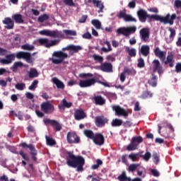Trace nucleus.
I'll use <instances>...</instances> for the list:
<instances>
[{
  "label": "nucleus",
  "instance_id": "nucleus-1",
  "mask_svg": "<svg viewBox=\"0 0 181 181\" xmlns=\"http://www.w3.org/2000/svg\"><path fill=\"white\" fill-rule=\"evenodd\" d=\"M137 16H139V19L140 22L145 23L148 22L151 23L152 22V19H154V21H159L161 22V23H164V25H166L169 23V25H173L175 23V19H176L177 16L175 13L172 14L170 16V14L168 13L166 15V16H160L159 15H151L148 14V12L144 9H140L137 11Z\"/></svg>",
  "mask_w": 181,
  "mask_h": 181
},
{
  "label": "nucleus",
  "instance_id": "nucleus-2",
  "mask_svg": "<svg viewBox=\"0 0 181 181\" xmlns=\"http://www.w3.org/2000/svg\"><path fill=\"white\" fill-rule=\"evenodd\" d=\"M66 158V165L69 168H76V172H83L84 165H86V160L81 156H75L71 152H67Z\"/></svg>",
  "mask_w": 181,
  "mask_h": 181
},
{
  "label": "nucleus",
  "instance_id": "nucleus-3",
  "mask_svg": "<svg viewBox=\"0 0 181 181\" xmlns=\"http://www.w3.org/2000/svg\"><path fill=\"white\" fill-rule=\"evenodd\" d=\"M153 52L155 56L160 59L164 66H167V67H170V69L175 67V54L172 52H168L167 57L166 52L160 50L159 47H156Z\"/></svg>",
  "mask_w": 181,
  "mask_h": 181
},
{
  "label": "nucleus",
  "instance_id": "nucleus-4",
  "mask_svg": "<svg viewBox=\"0 0 181 181\" xmlns=\"http://www.w3.org/2000/svg\"><path fill=\"white\" fill-rule=\"evenodd\" d=\"M67 57H69V54H67V53H64L63 51H54L49 60H51L53 64H62Z\"/></svg>",
  "mask_w": 181,
  "mask_h": 181
},
{
  "label": "nucleus",
  "instance_id": "nucleus-5",
  "mask_svg": "<svg viewBox=\"0 0 181 181\" xmlns=\"http://www.w3.org/2000/svg\"><path fill=\"white\" fill-rule=\"evenodd\" d=\"M136 32V26H130V27H122L117 30V33L118 35H122L126 37H129L132 33Z\"/></svg>",
  "mask_w": 181,
  "mask_h": 181
},
{
  "label": "nucleus",
  "instance_id": "nucleus-6",
  "mask_svg": "<svg viewBox=\"0 0 181 181\" xmlns=\"http://www.w3.org/2000/svg\"><path fill=\"white\" fill-rule=\"evenodd\" d=\"M20 146L22 148H28L30 150V154L31 155V159L33 162H37V150L33 144H27L26 143H21Z\"/></svg>",
  "mask_w": 181,
  "mask_h": 181
},
{
  "label": "nucleus",
  "instance_id": "nucleus-7",
  "mask_svg": "<svg viewBox=\"0 0 181 181\" xmlns=\"http://www.w3.org/2000/svg\"><path fill=\"white\" fill-rule=\"evenodd\" d=\"M142 142H144L142 136H139L133 137L131 143L127 146V149L128 151H135V149H137L139 144H142Z\"/></svg>",
  "mask_w": 181,
  "mask_h": 181
},
{
  "label": "nucleus",
  "instance_id": "nucleus-8",
  "mask_svg": "<svg viewBox=\"0 0 181 181\" xmlns=\"http://www.w3.org/2000/svg\"><path fill=\"white\" fill-rule=\"evenodd\" d=\"M43 122L45 125H51V127H52L57 132H59L62 129V124L59 123V122H57V120L45 118L44 119Z\"/></svg>",
  "mask_w": 181,
  "mask_h": 181
},
{
  "label": "nucleus",
  "instance_id": "nucleus-9",
  "mask_svg": "<svg viewBox=\"0 0 181 181\" xmlns=\"http://www.w3.org/2000/svg\"><path fill=\"white\" fill-rule=\"evenodd\" d=\"M38 43L40 45V46H44L45 47L49 49V47H52V46H56V45L59 43V40H49L47 38H40L38 39Z\"/></svg>",
  "mask_w": 181,
  "mask_h": 181
},
{
  "label": "nucleus",
  "instance_id": "nucleus-10",
  "mask_svg": "<svg viewBox=\"0 0 181 181\" xmlns=\"http://www.w3.org/2000/svg\"><path fill=\"white\" fill-rule=\"evenodd\" d=\"M16 57L18 59H24L27 62V63H33V58H32V55L30 52H26L23 51L18 52L16 54Z\"/></svg>",
  "mask_w": 181,
  "mask_h": 181
},
{
  "label": "nucleus",
  "instance_id": "nucleus-11",
  "mask_svg": "<svg viewBox=\"0 0 181 181\" xmlns=\"http://www.w3.org/2000/svg\"><path fill=\"white\" fill-rule=\"evenodd\" d=\"M40 107L45 114H53V112H54V105L51 104L50 101L42 103Z\"/></svg>",
  "mask_w": 181,
  "mask_h": 181
},
{
  "label": "nucleus",
  "instance_id": "nucleus-12",
  "mask_svg": "<svg viewBox=\"0 0 181 181\" xmlns=\"http://www.w3.org/2000/svg\"><path fill=\"white\" fill-rule=\"evenodd\" d=\"M66 141L68 144H80V138L74 132L67 133Z\"/></svg>",
  "mask_w": 181,
  "mask_h": 181
},
{
  "label": "nucleus",
  "instance_id": "nucleus-13",
  "mask_svg": "<svg viewBox=\"0 0 181 181\" xmlns=\"http://www.w3.org/2000/svg\"><path fill=\"white\" fill-rule=\"evenodd\" d=\"M153 64V72L156 73L158 72V74L160 76L161 74H163V71H165V69H163V66L160 64V62L158 59H154L152 62Z\"/></svg>",
  "mask_w": 181,
  "mask_h": 181
},
{
  "label": "nucleus",
  "instance_id": "nucleus-14",
  "mask_svg": "<svg viewBox=\"0 0 181 181\" xmlns=\"http://www.w3.org/2000/svg\"><path fill=\"white\" fill-rule=\"evenodd\" d=\"M139 33L141 42L148 43L149 42V28H144L139 31Z\"/></svg>",
  "mask_w": 181,
  "mask_h": 181
},
{
  "label": "nucleus",
  "instance_id": "nucleus-15",
  "mask_svg": "<svg viewBox=\"0 0 181 181\" xmlns=\"http://www.w3.org/2000/svg\"><path fill=\"white\" fill-rule=\"evenodd\" d=\"M97 81H95V78H90L86 80H81L79 82V86L81 87V88H86L87 87H91V86H94Z\"/></svg>",
  "mask_w": 181,
  "mask_h": 181
},
{
  "label": "nucleus",
  "instance_id": "nucleus-16",
  "mask_svg": "<svg viewBox=\"0 0 181 181\" xmlns=\"http://www.w3.org/2000/svg\"><path fill=\"white\" fill-rule=\"evenodd\" d=\"M107 122H108V119H107L103 115L97 116L95 118V123L96 127H98V128H101L102 127H104Z\"/></svg>",
  "mask_w": 181,
  "mask_h": 181
},
{
  "label": "nucleus",
  "instance_id": "nucleus-17",
  "mask_svg": "<svg viewBox=\"0 0 181 181\" xmlns=\"http://www.w3.org/2000/svg\"><path fill=\"white\" fill-rule=\"evenodd\" d=\"M92 141H93L95 145H99V146H101V145H104V136H103V134H101L100 133H96L95 134V136H93Z\"/></svg>",
  "mask_w": 181,
  "mask_h": 181
},
{
  "label": "nucleus",
  "instance_id": "nucleus-18",
  "mask_svg": "<svg viewBox=\"0 0 181 181\" xmlns=\"http://www.w3.org/2000/svg\"><path fill=\"white\" fill-rule=\"evenodd\" d=\"M119 181H142V179L140 177H136L131 179V177L127 176V173L123 171L121 175L117 177Z\"/></svg>",
  "mask_w": 181,
  "mask_h": 181
},
{
  "label": "nucleus",
  "instance_id": "nucleus-19",
  "mask_svg": "<svg viewBox=\"0 0 181 181\" xmlns=\"http://www.w3.org/2000/svg\"><path fill=\"white\" fill-rule=\"evenodd\" d=\"M87 117V115L82 109H77L74 112V118L76 121H81V119H84Z\"/></svg>",
  "mask_w": 181,
  "mask_h": 181
},
{
  "label": "nucleus",
  "instance_id": "nucleus-20",
  "mask_svg": "<svg viewBox=\"0 0 181 181\" xmlns=\"http://www.w3.org/2000/svg\"><path fill=\"white\" fill-rule=\"evenodd\" d=\"M2 23H4V25H6L4 26V28L6 29H13L14 26H15V23L13 22V20H12V18H9V17H6L5 18L3 21Z\"/></svg>",
  "mask_w": 181,
  "mask_h": 181
},
{
  "label": "nucleus",
  "instance_id": "nucleus-21",
  "mask_svg": "<svg viewBox=\"0 0 181 181\" xmlns=\"http://www.w3.org/2000/svg\"><path fill=\"white\" fill-rule=\"evenodd\" d=\"M114 110L115 111V115H118V117H120V115L124 117V118H127L128 117V112H127L125 109L119 106H114Z\"/></svg>",
  "mask_w": 181,
  "mask_h": 181
},
{
  "label": "nucleus",
  "instance_id": "nucleus-22",
  "mask_svg": "<svg viewBox=\"0 0 181 181\" xmlns=\"http://www.w3.org/2000/svg\"><path fill=\"white\" fill-rule=\"evenodd\" d=\"M71 107H73V103L67 102L66 98L63 99L61 103L58 105L59 110H62V111H64L66 108H71Z\"/></svg>",
  "mask_w": 181,
  "mask_h": 181
},
{
  "label": "nucleus",
  "instance_id": "nucleus-23",
  "mask_svg": "<svg viewBox=\"0 0 181 181\" xmlns=\"http://www.w3.org/2000/svg\"><path fill=\"white\" fill-rule=\"evenodd\" d=\"M100 69L105 73H111L112 71V64L108 62H103L100 64Z\"/></svg>",
  "mask_w": 181,
  "mask_h": 181
},
{
  "label": "nucleus",
  "instance_id": "nucleus-24",
  "mask_svg": "<svg viewBox=\"0 0 181 181\" xmlns=\"http://www.w3.org/2000/svg\"><path fill=\"white\" fill-rule=\"evenodd\" d=\"M83 47L80 45H68L66 47L62 48V52H66V50H72L74 53H78L79 50H82Z\"/></svg>",
  "mask_w": 181,
  "mask_h": 181
},
{
  "label": "nucleus",
  "instance_id": "nucleus-25",
  "mask_svg": "<svg viewBox=\"0 0 181 181\" xmlns=\"http://www.w3.org/2000/svg\"><path fill=\"white\" fill-rule=\"evenodd\" d=\"M93 4L94 6L99 8V10L98 11V13L104 12V4H103V1L100 0H93Z\"/></svg>",
  "mask_w": 181,
  "mask_h": 181
},
{
  "label": "nucleus",
  "instance_id": "nucleus-26",
  "mask_svg": "<svg viewBox=\"0 0 181 181\" xmlns=\"http://www.w3.org/2000/svg\"><path fill=\"white\" fill-rule=\"evenodd\" d=\"M125 52L128 53V59H129V60H131V57H136V49L135 48H129V47H126Z\"/></svg>",
  "mask_w": 181,
  "mask_h": 181
},
{
  "label": "nucleus",
  "instance_id": "nucleus-27",
  "mask_svg": "<svg viewBox=\"0 0 181 181\" xmlns=\"http://www.w3.org/2000/svg\"><path fill=\"white\" fill-rule=\"evenodd\" d=\"M93 100L96 105H104V104H105V99H104L101 95H96L93 97Z\"/></svg>",
  "mask_w": 181,
  "mask_h": 181
},
{
  "label": "nucleus",
  "instance_id": "nucleus-28",
  "mask_svg": "<svg viewBox=\"0 0 181 181\" xmlns=\"http://www.w3.org/2000/svg\"><path fill=\"white\" fill-rule=\"evenodd\" d=\"M150 50H151V48L149 47V45H142L139 52L143 56L146 57L147 56L149 55Z\"/></svg>",
  "mask_w": 181,
  "mask_h": 181
},
{
  "label": "nucleus",
  "instance_id": "nucleus-29",
  "mask_svg": "<svg viewBox=\"0 0 181 181\" xmlns=\"http://www.w3.org/2000/svg\"><path fill=\"white\" fill-rule=\"evenodd\" d=\"M151 76L152 77L151 79H148V83L149 86H151V87H156V86H158V76L154 74H152Z\"/></svg>",
  "mask_w": 181,
  "mask_h": 181
},
{
  "label": "nucleus",
  "instance_id": "nucleus-30",
  "mask_svg": "<svg viewBox=\"0 0 181 181\" xmlns=\"http://www.w3.org/2000/svg\"><path fill=\"white\" fill-rule=\"evenodd\" d=\"M28 76L29 78H35L36 77L39 76V72L35 68H31L28 72Z\"/></svg>",
  "mask_w": 181,
  "mask_h": 181
},
{
  "label": "nucleus",
  "instance_id": "nucleus-31",
  "mask_svg": "<svg viewBox=\"0 0 181 181\" xmlns=\"http://www.w3.org/2000/svg\"><path fill=\"white\" fill-rule=\"evenodd\" d=\"M52 81L57 88H64V83L62 82V81L59 80L57 78H52Z\"/></svg>",
  "mask_w": 181,
  "mask_h": 181
},
{
  "label": "nucleus",
  "instance_id": "nucleus-32",
  "mask_svg": "<svg viewBox=\"0 0 181 181\" xmlns=\"http://www.w3.org/2000/svg\"><path fill=\"white\" fill-rule=\"evenodd\" d=\"M83 134L86 138H88V139H94L95 134L92 130L90 129H85L83 131Z\"/></svg>",
  "mask_w": 181,
  "mask_h": 181
},
{
  "label": "nucleus",
  "instance_id": "nucleus-33",
  "mask_svg": "<svg viewBox=\"0 0 181 181\" xmlns=\"http://www.w3.org/2000/svg\"><path fill=\"white\" fill-rule=\"evenodd\" d=\"M12 18L15 21L16 23H23L25 22L21 14H14Z\"/></svg>",
  "mask_w": 181,
  "mask_h": 181
},
{
  "label": "nucleus",
  "instance_id": "nucleus-34",
  "mask_svg": "<svg viewBox=\"0 0 181 181\" xmlns=\"http://www.w3.org/2000/svg\"><path fill=\"white\" fill-rule=\"evenodd\" d=\"M103 44L107 46V48H105V47L101 48V51L103 52V53H108V52H111L112 50V48L111 47V43H110V42L105 41Z\"/></svg>",
  "mask_w": 181,
  "mask_h": 181
},
{
  "label": "nucleus",
  "instance_id": "nucleus-35",
  "mask_svg": "<svg viewBox=\"0 0 181 181\" xmlns=\"http://www.w3.org/2000/svg\"><path fill=\"white\" fill-rule=\"evenodd\" d=\"M48 36H50L51 37H62L63 35L59 30H49Z\"/></svg>",
  "mask_w": 181,
  "mask_h": 181
},
{
  "label": "nucleus",
  "instance_id": "nucleus-36",
  "mask_svg": "<svg viewBox=\"0 0 181 181\" xmlns=\"http://www.w3.org/2000/svg\"><path fill=\"white\" fill-rule=\"evenodd\" d=\"M45 139H46L47 145H48V146H53L56 145V140L53 139V138L48 136H45Z\"/></svg>",
  "mask_w": 181,
  "mask_h": 181
},
{
  "label": "nucleus",
  "instance_id": "nucleus-37",
  "mask_svg": "<svg viewBox=\"0 0 181 181\" xmlns=\"http://www.w3.org/2000/svg\"><path fill=\"white\" fill-rule=\"evenodd\" d=\"M123 72L127 76H135L136 74V71L134 69L124 68Z\"/></svg>",
  "mask_w": 181,
  "mask_h": 181
},
{
  "label": "nucleus",
  "instance_id": "nucleus-38",
  "mask_svg": "<svg viewBox=\"0 0 181 181\" xmlns=\"http://www.w3.org/2000/svg\"><path fill=\"white\" fill-rule=\"evenodd\" d=\"M18 67H23V62H16L11 67V69L13 71H16L18 70Z\"/></svg>",
  "mask_w": 181,
  "mask_h": 181
},
{
  "label": "nucleus",
  "instance_id": "nucleus-39",
  "mask_svg": "<svg viewBox=\"0 0 181 181\" xmlns=\"http://www.w3.org/2000/svg\"><path fill=\"white\" fill-rule=\"evenodd\" d=\"M21 49L23 50H28L29 52L35 50V45H30L29 44H25L21 45Z\"/></svg>",
  "mask_w": 181,
  "mask_h": 181
},
{
  "label": "nucleus",
  "instance_id": "nucleus-40",
  "mask_svg": "<svg viewBox=\"0 0 181 181\" xmlns=\"http://www.w3.org/2000/svg\"><path fill=\"white\" fill-rule=\"evenodd\" d=\"M141 158H142V159H144V160H145L146 162H148L149 161V159L152 158V154L151 153V152L147 151L145 153V154H144V156H141Z\"/></svg>",
  "mask_w": 181,
  "mask_h": 181
},
{
  "label": "nucleus",
  "instance_id": "nucleus-41",
  "mask_svg": "<svg viewBox=\"0 0 181 181\" xmlns=\"http://www.w3.org/2000/svg\"><path fill=\"white\" fill-rule=\"evenodd\" d=\"M152 97L153 94L150 91H144L141 95L143 100H146V98H152Z\"/></svg>",
  "mask_w": 181,
  "mask_h": 181
},
{
  "label": "nucleus",
  "instance_id": "nucleus-42",
  "mask_svg": "<svg viewBox=\"0 0 181 181\" xmlns=\"http://www.w3.org/2000/svg\"><path fill=\"white\" fill-rule=\"evenodd\" d=\"M168 30L170 33L169 37L170 40H173L175 39V37L176 36V30H175V28H170Z\"/></svg>",
  "mask_w": 181,
  "mask_h": 181
},
{
  "label": "nucleus",
  "instance_id": "nucleus-43",
  "mask_svg": "<svg viewBox=\"0 0 181 181\" xmlns=\"http://www.w3.org/2000/svg\"><path fill=\"white\" fill-rule=\"evenodd\" d=\"M25 87H26L25 83H17L15 85V88L19 91H23V90H25Z\"/></svg>",
  "mask_w": 181,
  "mask_h": 181
},
{
  "label": "nucleus",
  "instance_id": "nucleus-44",
  "mask_svg": "<svg viewBox=\"0 0 181 181\" xmlns=\"http://www.w3.org/2000/svg\"><path fill=\"white\" fill-rule=\"evenodd\" d=\"M124 21L125 22H136V20L129 14H126Z\"/></svg>",
  "mask_w": 181,
  "mask_h": 181
},
{
  "label": "nucleus",
  "instance_id": "nucleus-45",
  "mask_svg": "<svg viewBox=\"0 0 181 181\" xmlns=\"http://www.w3.org/2000/svg\"><path fill=\"white\" fill-rule=\"evenodd\" d=\"M93 60L95 62H98L99 63H103L104 58L102 56L98 55V54H93L92 56Z\"/></svg>",
  "mask_w": 181,
  "mask_h": 181
},
{
  "label": "nucleus",
  "instance_id": "nucleus-46",
  "mask_svg": "<svg viewBox=\"0 0 181 181\" xmlns=\"http://www.w3.org/2000/svg\"><path fill=\"white\" fill-rule=\"evenodd\" d=\"M64 33L67 36H76L77 35L76 31L71 30H64Z\"/></svg>",
  "mask_w": 181,
  "mask_h": 181
},
{
  "label": "nucleus",
  "instance_id": "nucleus-47",
  "mask_svg": "<svg viewBox=\"0 0 181 181\" xmlns=\"http://www.w3.org/2000/svg\"><path fill=\"white\" fill-rule=\"evenodd\" d=\"M91 23L97 29H101V23L98 20H92Z\"/></svg>",
  "mask_w": 181,
  "mask_h": 181
},
{
  "label": "nucleus",
  "instance_id": "nucleus-48",
  "mask_svg": "<svg viewBox=\"0 0 181 181\" xmlns=\"http://www.w3.org/2000/svg\"><path fill=\"white\" fill-rule=\"evenodd\" d=\"M49 19V16L47 14H43L38 18V22L43 23L45 21H47Z\"/></svg>",
  "mask_w": 181,
  "mask_h": 181
},
{
  "label": "nucleus",
  "instance_id": "nucleus-49",
  "mask_svg": "<svg viewBox=\"0 0 181 181\" xmlns=\"http://www.w3.org/2000/svg\"><path fill=\"white\" fill-rule=\"evenodd\" d=\"M137 67L139 69H144V67H145V61L143 59V58H139L138 59Z\"/></svg>",
  "mask_w": 181,
  "mask_h": 181
},
{
  "label": "nucleus",
  "instance_id": "nucleus-50",
  "mask_svg": "<svg viewBox=\"0 0 181 181\" xmlns=\"http://www.w3.org/2000/svg\"><path fill=\"white\" fill-rule=\"evenodd\" d=\"M129 159H131L133 162H136L139 159V154L138 153H131L129 155Z\"/></svg>",
  "mask_w": 181,
  "mask_h": 181
},
{
  "label": "nucleus",
  "instance_id": "nucleus-51",
  "mask_svg": "<svg viewBox=\"0 0 181 181\" xmlns=\"http://www.w3.org/2000/svg\"><path fill=\"white\" fill-rule=\"evenodd\" d=\"M39 83V81L35 80L32 84L28 87V89L30 90H35L37 87V84Z\"/></svg>",
  "mask_w": 181,
  "mask_h": 181
},
{
  "label": "nucleus",
  "instance_id": "nucleus-52",
  "mask_svg": "<svg viewBox=\"0 0 181 181\" xmlns=\"http://www.w3.org/2000/svg\"><path fill=\"white\" fill-rule=\"evenodd\" d=\"M139 164H131L129 166V172H135V170H136V169L139 168Z\"/></svg>",
  "mask_w": 181,
  "mask_h": 181
},
{
  "label": "nucleus",
  "instance_id": "nucleus-53",
  "mask_svg": "<svg viewBox=\"0 0 181 181\" xmlns=\"http://www.w3.org/2000/svg\"><path fill=\"white\" fill-rule=\"evenodd\" d=\"M117 18L119 19H125V17L127 16V13L125 11H121L117 15Z\"/></svg>",
  "mask_w": 181,
  "mask_h": 181
},
{
  "label": "nucleus",
  "instance_id": "nucleus-54",
  "mask_svg": "<svg viewBox=\"0 0 181 181\" xmlns=\"http://www.w3.org/2000/svg\"><path fill=\"white\" fill-rule=\"evenodd\" d=\"M153 163L155 165H158L159 163L160 159H159V156L158 153H155L153 154Z\"/></svg>",
  "mask_w": 181,
  "mask_h": 181
},
{
  "label": "nucleus",
  "instance_id": "nucleus-55",
  "mask_svg": "<svg viewBox=\"0 0 181 181\" xmlns=\"http://www.w3.org/2000/svg\"><path fill=\"white\" fill-rule=\"evenodd\" d=\"M6 59L10 62L12 63L13 60H15V54H7L6 56Z\"/></svg>",
  "mask_w": 181,
  "mask_h": 181
},
{
  "label": "nucleus",
  "instance_id": "nucleus-56",
  "mask_svg": "<svg viewBox=\"0 0 181 181\" xmlns=\"http://www.w3.org/2000/svg\"><path fill=\"white\" fill-rule=\"evenodd\" d=\"M122 125V119H114V127H121Z\"/></svg>",
  "mask_w": 181,
  "mask_h": 181
},
{
  "label": "nucleus",
  "instance_id": "nucleus-57",
  "mask_svg": "<svg viewBox=\"0 0 181 181\" xmlns=\"http://www.w3.org/2000/svg\"><path fill=\"white\" fill-rule=\"evenodd\" d=\"M19 155H21V156H22V158H23V159H24V160H29V156H28L26 154V153H24L23 151H20Z\"/></svg>",
  "mask_w": 181,
  "mask_h": 181
},
{
  "label": "nucleus",
  "instance_id": "nucleus-58",
  "mask_svg": "<svg viewBox=\"0 0 181 181\" xmlns=\"http://www.w3.org/2000/svg\"><path fill=\"white\" fill-rule=\"evenodd\" d=\"M151 173H152L153 176H154L155 177H159L160 176V173L159 171H158V170L156 169H152L151 170Z\"/></svg>",
  "mask_w": 181,
  "mask_h": 181
},
{
  "label": "nucleus",
  "instance_id": "nucleus-59",
  "mask_svg": "<svg viewBox=\"0 0 181 181\" xmlns=\"http://www.w3.org/2000/svg\"><path fill=\"white\" fill-rule=\"evenodd\" d=\"M87 179H92L91 181H101L100 176H98L97 178H95L93 176V175H88Z\"/></svg>",
  "mask_w": 181,
  "mask_h": 181
},
{
  "label": "nucleus",
  "instance_id": "nucleus-60",
  "mask_svg": "<svg viewBox=\"0 0 181 181\" xmlns=\"http://www.w3.org/2000/svg\"><path fill=\"white\" fill-rule=\"evenodd\" d=\"M176 73H181V62H178L175 65Z\"/></svg>",
  "mask_w": 181,
  "mask_h": 181
},
{
  "label": "nucleus",
  "instance_id": "nucleus-61",
  "mask_svg": "<svg viewBox=\"0 0 181 181\" xmlns=\"http://www.w3.org/2000/svg\"><path fill=\"white\" fill-rule=\"evenodd\" d=\"M65 5H68L69 6H74V2H73V0H64V1Z\"/></svg>",
  "mask_w": 181,
  "mask_h": 181
},
{
  "label": "nucleus",
  "instance_id": "nucleus-62",
  "mask_svg": "<svg viewBox=\"0 0 181 181\" xmlns=\"http://www.w3.org/2000/svg\"><path fill=\"white\" fill-rule=\"evenodd\" d=\"M25 96L26 98H28V100H33V98H35V95L30 92H27L25 93Z\"/></svg>",
  "mask_w": 181,
  "mask_h": 181
},
{
  "label": "nucleus",
  "instance_id": "nucleus-63",
  "mask_svg": "<svg viewBox=\"0 0 181 181\" xmlns=\"http://www.w3.org/2000/svg\"><path fill=\"white\" fill-rule=\"evenodd\" d=\"M87 15H83L82 17L78 20L79 23H85L86 21H87Z\"/></svg>",
  "mask_w": 181,
  "mask_h": 181
},
{
  "label": "nucleus",
  "instance_id": "nucleus-64",
  "mask_svg": "<svg viewBox=\"0 0 181 181\" xmlns=\"http://www.w3.org/2000/svg\"><path fill=\"white\" fill-rule=\"evenodd\" d=\"M49 30H43L40 31V34L44 36H49Z\"/></svg>",
  "mask_w": 181,
  "mask_h": 181
}]
</instances>
